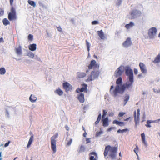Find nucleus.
Here are the masks:
<instances>
[{
  "instance_id": "obj_51",
  "label": "nucleus",
  "mask_w": 160,
  "mask_h": 160,
  "mask_svg": "<svg viewBox=\"0 0 160 160\" xmlns=\"http://www.w3.org/2000/svg\"><path fill=\"white\" fill-rule=\"evenodd\" d=\"M10 141H9L8 142L6 143L5 145H4V146L5 147H7V146H8L9 145V143H10Z\"/></svg>"
},
{
  "instance_id": "obj_26",
  "label": "nucleus",
  "mask_w": 160,
  "mask_h": 160,
  "mask_svg": "<svg viewBox=\"0 0 160 160\" xmlns=\"http://www.w3.org/2000/svg\"><path fill=\"white\" fill-rule=\"evenodd\" d=\"M141 137L142 138V142L143 143V144L147 146V142L145 141V135L144 133H142L141 134Z\"/></svg>"
},
{
  "instance_id": "obj_36",
  "label": "nucleus",
  "mask_w": 160,
  "mask_h": 160,
  "mask_svg": "<svg viewBox=\"0 0 160 160\" xmlns=\"http://www.w3.org/2000/svg\"><path fill=\"white\" fill-rule=\"evenodd\" d=\"M6 72L5 69L4 68H0V74L1 75H3Z\"/></svg>"
},
{
  "instance_id": "obj_29",
  "label": "nucleus",
  "mask_w": 160,
  "mask_h": 160,
  "mask_svg": "<svg viewBox=\"0 0 160 160\" xmlns=\"http://www.w3.org/2000/svg\"><path fill=\"white\" fill-rule=\"evenodd\" d=\"M160 62V53L155 58L153 62L154 63H156Z\"/></svg>"
},
{
  "instance_id": "obj_57",
  "label": "nucleus",
  "mask_w": 160,
  "mask_h": 160,
  "mask_svg": "<svg viewBox=\"0 0 160 160\" xmlns=\"http://www.w3.org/2000/svg\"><path fill=\"white\" fill-rule=\"evenodd\" d=\"M2 157L1 156V152H0V160H2Z\"/></svg>"
},
{
  "instance_id": "obj_27",
  "label": "nucleus",
  "mask_w": 160,
  "mask_h": 160,
  "mask_svg": "<svg viewBox=\"0 0 160 160\" xmlns=\"http://www.w3.org/2000/svg\"><path fill=\"white\" fill-rule=\"evenodd\" d=\"M134 26V24L132 22H130L129 24H126L125 27L127 29L132 28Z\"/></svg>"
},
{
  "instance_id": "obj_20",
  "label": "nucleus",
  "mask_w": 160,
  "mask_h": 160,
  "mask_svg": "<svg viewBox=\"0 0 160 160\" xmlns=\"http://www.w3.org/2000/svg\"><path fill=\"white\" fill-rule=\"evenodd\" d=\"M98 34L101 39H104L105 38L104 34L102 30L98 31Z\"/></svg>"
},
{
  "instance_id": "obj_53",
  "label": "nucleus",
  "mask_w": 160,
  "mask_h": 160,
  "mask_svg": "<svg viewBox=\"0 0 160 160\" xmlns=\"http://www.w3.org/2000/svg\"><path fill=\"white\" fill-rule=\"evenodd\" d=\"M114 115V114L113 112H109V116H113Z\"/></svg>"
},
{
  "instance_id": "obj_46",
  "label": "nucleus",
  "mask_w": 160,
  "mask_h": 160,
  "mask_svg": "<svg viewBox=\"0 0 160 160\" xmlns=\"http://www.w3.org/2000/svg\"><path fill=\"white\" fill-rule=\"evenodd\" d=\"M4 14V11L2 9L0 8V17L3 15Z\"/></svg>"
},
{
  "instance_id": "obj_64",
  "label": "nucleus",
  "mask_w": 160,
  "mask_h": 160,
  "mask_svg": "<svg viewBox=\"0 0 160 160\" xmlns=\"http://www.w3.org/2000/svg\"><path fill=\"white\" fill-rule=\"evenodd\" d=\"M159 157L160 158V154L159 155Z\"/></svg>"
},
{
  "instance_id": "obj_23",
  "label": "nucleus",
  "mask_w": 160,
  "mask_h": 160,
  "mask_svg": "<svg viewBox=\"0 0 160 160\" xmlns=\"http://www.w3.org/2000/svg\"><path fill=\"white\" fill-rule=\"evenodd\" d=\"M99 73V72L98 71H93L91 73V74L92 75L94 79L98 77Z\"/></svg>"
},
{
  "instance_id": "obj_6",
  "label": "nucleus",
  "mask_w": 160,
  "mask_h": 160,
  "mask_svg": "<svg viewBox=\"0 0 160 160\" xmlns=\"http://www.w3.org/2000/svg\"><path fill=\"white\" fill-rule=\"evenodd\" d=\"M125 73L128 77V79H133V74L132 70L129 67H126L125 69Z\"/></svg>"
},
{
  "instance_id": "obj_25",
  "label": "nucleus",
  "mask_w": 160,
  "mask_h": 160,
  "mask_svg": "<svg viewBox=\"0 0 160 160\" xmlns=\"http://www.w3.org/2000/svg\"><path fill=\"white\" fill-rule=\"evenodd\" d=\"M33 135H32L30 137V138L29 140L28 145H27V148H29L30 147V145L32 144L33 140Z\"/></svg>"
},
{
  "instance_id": "obj_17",
  "label": "nucleus",
  "mask_w": 160,
  "mask_h": 160,
  "mask_svg": "<svg viewBox=\"0 0 160 160\" xmlns=\"http://www.w3.org/2000/svg\"><path fill=\"white\" fill-rule=\"evenodd\" d=\"M102 125L104 127H106L108 126L109 121L108 117L104 118H102Z\"/></svg>"
},
{
  "instance_id": "obj_34",
  "label": "nucleus",
  "mask_w": 160,
  "mask_h": 160,
  "mask_svg": "<svg viewBox=\"0 0 160 160\" xmlns=\"http://www.w3.org/2000/svg\"><path fill=\"white\" fill-rule=\"evenodd\" d=\"M85 150V148L84 147V146L83 145H82L80 147V150L78 151V152L79 153H80L81 152H84Z\"/></svg>"
},
{
  "instance_id": "obj_59",
  "label": "nucleus",
  "mask_w": 160,
  "mask_h": 160,
  "mask_svg": "<svg viewBox=\"0 0 160 160\" xmlns=\"http://www.w3.org/2000/svg\"><path fill=\"white\" fill-rule=\"evenodd\" d=\"M142 76V74H139L138 75V78H140V77H141Z\"/></svg>"
},
{
  "instance_id": "obj_62",
  "label": "nucleus",
  "mask_w": 160,
  "mask_h": 160,
  "mask_svg": "<svg viewBox=\"0 0 160 160\" xmlns=\"http://www.w3.org/2000/svg\"><path fill=\"white\" fill-rule=\"evenodd\" d=\"M145 93H145V92H143V93H142V94H143V95H144V94H145Z\"/></svg>"
},
{
  "instance_id": "obj_50",
  "label": "nucleus",
  "mask_w": 160,
  "mask_h": 160,
  "mask_svg": "<svg viewBox=\"0 0 160 160\" xmlns=\"http://www.w3.org/2000/svg\"><path fill=\"white\" fill-rule=\"evenodd\" d=\"M135 74H137L138 73V70L136 68H134V70Z\"/></svg>"
},
{
  "instance_id": "obj_47",
  "label": "nucleus",
  "mask_w": 160,
  "mask_h": 160,
  "mask_svg": "<svg viewBox=\"0 0 160 160\" xmlns=\"http://www.w3.org/2000/svg\"><path fill=\"white\" fill-rule=\"evenodd\" d=\"M98 24V22L97 21H94L92 22V25H95Z\"/></svg>"
},
{
  "instance_id": "obj_60",
  "label": "nucleus",
  "mask_w": 160,
  "mask_h": 160,
  "mask_svg": "<svg viewBox=\"0 0 160 160\" xmlns=\"http://www.w3.org/2000/svg\"><path fill=\"white\" fill-rule=\"evenodd\" d=\"M94 57L95 58H96V59H97V58H98V57H97V56H96V55H94Z\"/></svg>"
},
{
  "instance_id": "obj_21",
  "label": "nucleus",
  "mask_w": 160,
  "mask_h": 160,
  "mask_svg": "<svg viewBox=\"0 0 160 160\" xmlns=\"http://www.w3.org/2000/svg\"><path fill=\"white\" fill-rule=\"evenodd\" d=\"M86 75L84 72H78L77 74V78H82L85 77Z\"/></svg>"
},
{
  "instance_id": "obj_43",
  "label": "nucleus",
  "mask_w": 160,
  "mask_h": 160,
  "mask_svg": "<svg viewBox=\"0 0 160 160\" xmlns=\"http://www.w3.org/2000/svg\"><path fill=\"white\" fill-rule=\"evenodd\" d=\"M107 113V112L105 110H103V114L102 116V118H105V116L106 115Z\"/></svg>"
},
{
  "instance_id": "obj_39",
  "label": "nucleus",
  "mask_w": 160,
  "mask_h": 160,
  "mask_svg": "<svg viewBox=\"0 0 160 160\" xmlns=\"http://www.w3.org/2000/svg\"><path fill=\"white\" fill-rule=\"evenodd\" d=\"M152 122L150 120H148L147 121V124L145 125V126L147 127L150 128L151 127V125L150 124V123H152Z\"/></svg>"
},
{
  "instance_id": "obj_44",
  "label": "nucleus",
  "mask_w": 160,
  "mask_h": 160,
  "mask_svg": "<svg viewBox=\"0 0 160 160\" xmlns=\"http://www.w3.org/2000/svg\"><path fill=\"white\" fill-rule=\"evenodd\" d=\"M72 142V139H71L67 143V146H70Z\"/></svg>"
},
{
  "instance_id": "obj_9",
  "label": "nucleus",
  "mask_w": 160,
  "mask_h": 160,
  "mask_svg": "<svg viewBox=\"0 0 160 160\" xmlns=\"http://www.w3.org/2000/svg\"><path fill=\"white\" fill-rule=\"evenodd\" d=\"M140 110L139 109H137V116H136V112L135 111L134 112V118L135 122L136 125H137L138 123H139V120Z\"/></svg>"
},
{
  "instance_id": "obj_11",
  "label": "nucleus",
  "mask_w": 160,
  "mask_h": 160,
  "mask_svg": "<svg viewBox=\"0 0 160 160\" xmlns=\"http://www.w3.org/2000/svg\"><path fill=\"white\" fill-rule=\"evenodd\" d=\"M81 86L82 87L81 88H78L76 90V92L77 93H79L84 91L87 92H88L87 85L85 84H82Z\"/></svg>"
},
{
  "instance_id": "obj_58",
  "label": "nucleus",
  "mask_w": 160,
  "mask_h": 160,
  "mask_svg": "<svg viewBox=\"0 0 160 160\" xmlns=\"http://www.w3.org/2000/svg\"><path fill=\"white\" fill-rule=\"evenodd\" d=\"M86 135H87V133L85 132L84 133H83V135L84 137H86Z\"/></svg>"
},
{
  "instance_id": "obj_41",
  "label": "nucleus",
  "mask_w": 160,
  "mask_h": 160,
  "mask_svg": "<svg viewBox=\"0 0 160 160\" xmlns=\"http://www.w3.org/2000/svg\"><path fill=\"white\" fill-rule=\"evenodd\" d=\"M86 43L87 47L88 50L89 51L90 45L89 43L87 40H86Z\"/></svg>"
},
{
  "instance_id": "obj_61",
  "label": "nucleus",
  "mask_w": 160,
  "mask_h": 160,
  "mask_svg": "<svg viewBox=\"0 0 160 160\" xmlns=\"http://www.w3.org/2000/svg\"><path fill=\"white\" fill-rule=\"evenodd\" d=\"M119 156H120V157H121V152H120L119 153Z\"/></svg>"
},
{
  "instance_id": "obj_5",
  "label": "nucleus",
  "mask_w": 160,
  "mask_h": 160,
  "mask_svg": "<svg viewBox=\"0 0 160 160\" xmlns=\"http://www.w3.org/2000/svg\"><path fill=\"white\" fill-rule=\"evenodd\" d=\"M157 32V29L155 27L150 28L148 31V35L150 39L153 38L156 36Z\"/></svg>"
},
{
  "instance_id": "obj_35",
  "label": "nucleus",
  "mask_w": 160,
  "mask_h": 160,
  "mask_svg": "<svg viewBox=\"0 0 160 160\" xmlns=\"http://www.w3.org/2000/svg\"><path fill=\"white\" fill-rule=\"evenodd\" d=\"M28 2L30 5L33 6L34 7L36 6L35 3L33 1L28 0Z\"/></svg>"
},
{
  "instance_id": "obj_15",
  "label": "nucleus",
  "mask_w": 160,
  "mask_h": 160,
  "mask_svg": "<svg viewBox=\"0 0 160 160\" xmlns=\"http://www.w3.org/2000/svg\"><path fill=\"white\" fill-rule=\"evenodd\" d=\"M128 79L129 81L126 82L125 85L126 88H130L132 87V85L134 82V79H131L130 78V79Z\"/></svg>"
},
{
  "instance_id": "obj_14",
  "label": "nucleus",
  "mask_w": 160,
  "mask_h": 160,
  "mask_svg": "<svg viewBox=\"0 0 160 160\" xmlns=\"http://www.w3.org/2000/svg\"><path fill=\"white\" fill-rule=\"evenodd\" d=\"M132 44L131 39L130 38H128L123 43V46L125 48H128Z\"/></svg>"
},
{
  "instance_id": "obj_56",
  "label": "nucleus",
  "mask_w": 160,
  "mask_h": 160,
  "mask_svg": "<svg viewBox=\"0 0 160 160\" xmlns=\"http://www.w3.org/2000/svg\"><path fill=\"white\" fill-rule=\"evenodd\" d=\"M130 118V117H128V118H127L125 119H124V121H128L129 120V119Z\"/></svg>"
},
{
  "instance_id": "obj_31",
  "label": "nucleus",
  "mask_w": 160,
  "mask_h": 160,
  "mask_svg": "<svg viewBox=\"0 0 160 160\" xmlns=\"http://www.w3.org/2000/svg\"><path fill=\"white\" fill-rule=\"evenodd\" d=\"M94 78L93 77L92 75L91 74V75L88 77V78L86 80V81L87 82H89L94 80Z\"/></svg>"
},
{
  "instance_id": "obj_45",
  "label": "nucleus",
  "mask_w": 160,
  "mask_h": 160,
  "mask_svg": "<svg viewBox=\"0 0 160 160\" xmlns=\"http://www.w3.org/2000/svg\"><path fill=\"white\" fill-rule=\"evenodd\" d=\"M125 113L124 112H119L118 114V117H122L124 114H125Z\"/></svg>"
},
{
  "instance_id": "obj_8",
  "label": "nucleus",
  "mask_w": 160,
  "mask_h": 160,
  "mask_svg": "<svg viewBox=\"0 0 160 160\" xmlns=\"http://www.w3.org/2000/svg\"><path fill=\"white\" fill-rule=\"evenodd\" d=\"M99 64L96 63V61L94 60H92L90 64L88 66V68L89 69H92L93 68H99Z\"/></svg>"
},
{
  "instance_id": "obj_32",
  "label": "nucleus",
  "mask_w": 160,
  "mask_h": 160,
  "mask_svg": "<svg viewBox=\"0 0 160 160\" xmlns=\"http://www.w3.org/2000/svg\"><path fill=\"white\" fill-rule=\"evenodd\" d=\"M3 24L6 26L8 24H10V22L7 18H4L2 20Z\"/></svg>"
},
{
  "instance_id": "obj_22",
  "label": "nucleus",
  "mask_w": 160,
  "mask_h": 160,
  "mask_svg": "<svg viewBox=\"0 0 160 160\" xmlns=\"http://www.w3.org/2000/svg\"><path fill=\"white\" fill-rule=\"evenodd\" d=\"M28 48L31 51H35L36 49V44H30Z\"/></svg>"
},
{
  "instance_id": "obj_19",
  "label": "nucleus",
  "mask_w": 160,
  "mask_h": 160,
  "mask_svg": "<svg viewBox=\"0 0 160 160\" xmlns=\"http://www.w3.org/2000/svg\"><path fill=\"white\" fill-rule=\"evenodd\" d=\"M113 124H116L122 127L124 126L125 123L124 122L118 121L117 120H115L113 121L112 122Z\"/></svg>"
},
{
  "instance_id": "obj_40",
  "label": "nucleus",
  "mask_w": 160,
  "mask_h": 160,
  "mask_svg": "<svg viewBox=\"0 0 160 160\" xmlns=\"http://www.w3.org/2000/svg\"><path fill=\"white\" fill-rule=\"evenodd\" d=\"M28 39L30 41H32L33 39V36L32 34H29L28 36Z\"/></svg>"
},
{
  "instance_id": "obj_37",
  "label": "nucleus",
  "mask_w": 160,
  "mask_h": 160,
  "mask_svg": "<svg viewBox=\"0 0 160 160\" xmlns=\"http://www.w3.org/2000/svg\"><path fill=\"white\" fill-rule=\"evenodd\" d=\"M101 113H100L98 115L97 120L95 122V124H97L99 123L100 120L101 119Z\"/></svg>"
},
{
  "instance_id": "obj_12",
  "label": "nucleus",
  "mask_w": 160,
  "mask_h": 160,
  "mask_svg": "<svg viewBox=\"0 0 160 160\" xmlns=\"http://www.w3.org/2000/svg\"><path fill=\"white\" fill-rule=\"evenodd\" d=\"M63 88L65 89L66 92L71 91L72 89V86L67 82H65L62 84Z\"/></svg>"
},
{
  "instance_id": "obj_24",
  "label": "nucleus",
  "mask_w": 160,
  "mask_h": 160,
  "mask_svg": "<svg viewBox=\"0 0 160 160\" xmlns=\"http://www.w3.org/2000/svg\"><path fill=\"white\" fill-rule=\"evenodd\" d=\"M30 101L32 102H34L37 100V98L34 95L31 94L29 98Z\"/></svg>"
},
{
  "instance_id": "obj_7",
  "label": "nucleus",
  "mask_w": 160,
  "mask_h": 160,
  "mask_svg": "<svg viewBox=\"0 0 160 160\" xmlns=\"http://www.w3.org/2000/svg\"><path fill=\"white\" fill-rule=\"evenodd\" d=\"M141 14V12L139 10H132L130 13L132 17L131 19H132L140 16Z\"/></svg>"
},
{
  "instance_id": "obj_30",
  "label": "nucleus",
  "mask_w": 160,
  "mask_h": 160,
  "mask_svg": "<svg viewBox=\"0 0 160 160\" xmlns=\"http://www.w3.org/2000/svg\"><path fill=\"white\" fill-rule=\"evenodd\" d=\"M129 95L126 94L124 99V105H125L126 104L127 102L129 100Z\"/></svg>"
},
{
  "instance_id": "obj_63",
  "label": "nucleus",
  "mask_w": 160,
  "mask_h": 160,
  "mask_svg": "<svg viewBox=\"0 0 160 160\" xmlns=\"http://www.w3.org/2000/svg\"><path fill=\"white\" fill-rule=\"evenodd\" d=\"M158 37H160V32L159 33V34H158Z\"/></svg>"
},
{
  "instance_id": "obj_2",
  "label": "nucleus",
  "mask_w": 160,
  "mask_h": 160,
  "mask_svg": "<svg viewBox=\"0 0 160 160\" xmlns=\"http://www.w3.org/2000/svg\"><path fill=\"white\" fill-rule=\"evenodd\" d=\"M117 148L115 147H111L110 145H108L105 147L104 155L105 157L106 156L109 154V156L112 159L115 158L117 154Z\"/></svg>"
},
{
  "instance_id": "obj_38",
  "label": "nucleus",
  "mask_w": 160,
  "mask_h": 160,
  "mask_svg": "<svg viewBox=\"0 0 160 160\" xmlns=\"http://www.w3.org/2000/svg\"><path fill=\"white\" fill-rule=\"evenodd\" d=\"M128 131V129H127V128L124 129H123L122 130H121V129H119L118 130L117 132L118 133H123L124 132H126Z\"/></svg>"
},
{
  "instance_id": "obj_33",
  "label": "nucleus",
  "mask_w": 160,
  "mask_h": 160,
  "mask_svg": "<svg viewBox=\"0 0 160 160\" xmlns=\"http://www.w3.org/2000/svg\"><path fill=\"white\" fill-rule=\"evenodd\" d=\"M16 52L18 55H20L22 53V49L20 47L18 48H16Z\"/></svg>"
},
{
  "instance_id": "obj_42",
  "label": "nucleus",
  "mask_w": 160,
  "mask_h": 160,
  "mask_svg": "<svg viewBox=\"0 0 160 160\" xmlns=\"http://www.w3.org/2000/svg\"><path fill=\"white\" fill-rule=\"evenodd\" d=\"M28 56L31 58H33L34 57V54L32 52H31L28 54Z\"/></svg>"
},
{
  "instance_id": "obj_48",
  "label": "nucleus",
  "mask_w": 160,
  "mask_h": 160,
  "mask_svg": "<svg viewBox=\"0 0 160 160\" xmlns=\"http://www.w3.org/2000/svg\"><path fill=\"white\" fill-rule=\"evenodd\" d=\"M138 147L137 146H136V148H135V149L134 150V151L136 153L137 155H138V154L137 153V152L138 151Z\"/></svg>"
},
{
  "instance_id": "obj_4",
  "label": "nucleus",
  "mask_w": 160,
  "mask_h": 160,
  "mask_svg": "<svg viewBox=\"0 0 160 160\" xmlns=\"http://www.w3.org/2000/svg\"><path fill=\"white\" fill-rule=\"evenodd\" d=\"M58 136V133H56L51 138V149L53 150L54 153L56 151V140H55V139L57 138Z\"/></svg>"
},
{
  "instance_id": "obj_1",
  "label": "nucleus",
  "mask_w": 160,
  "mask_h": 160,
  "mask_svg": "<svg viewBox=\"0 0 160 160\" xmlns=\"http://www.w3.org/2000/svg\"><path fill=\"white\" fill-rule=\"evenodd\" d=\"M122 82V79L121 77H119L117 80L116 83L117 85L116 86L114 90L112 91L114 87L113 85L111 86L110 89V92L113 94L114 97H116L118 93L122 94L123 93L126 89V87L125 85H122L121 87H119V85H121Z\"/></svg>"
},
{
  "instance_id": "obj_16",
  "label": "nucleus",
  "mask_w": 160,
  "mask_h": 160,
  "mask_svg": "<svg viewBox=\"0 0 160 160\" xmlns=\"http://www.w3.org/2000/svg\"><path fill=\"white\" fill-rule=\"evenodd\" d=\"M77 99L81 103H83L85 101L84 94L80 93L78 94L77 95Z\"/></svg>"
},
{
  "instance_id": "obj_52",
  "label": "nucleus",
  "mask_w": 160,
  "mask_h": 160,
  "mask_svg": "<svg viewBox=\"0 0 160 160\" xmlns=\"http://www.w3.org/2000/svg\"><path fill=\"white\" fill-rule=\"evenodd\" d=\"M57 28L58 31L59 32L62 31V29L60 27H57Z\"/></svg>"
},
{
  "instance_id": "obj_13",
  "label": "nucleus",
  "mask_w": 160,
  "mask_h": 160,
  "mask_svg": "<svg viewBox=\"0 0 160 160\" xmlns=\"http://www.w3.org/2000/svg\"><path fill=\"white\" fill-rule=\"evenodd\" d=\"M139 67L140 68L141 72L143 73H146L147 72V68L146 65L143 63L140 62L139 64Z\"/></svg>"
},
{
  "instance_id": "obj_10",
  "label": "nucleus",
  "mask_w": 160,
  "mask_h": 160,
  "mask_svg": "<svg viewBox=\"0 0 160 160\" xmlns=\"http://www.w3.org/2000/svg\"><path fill=\"white\" fill-rule=\"evenodd\" d=\"M123 67L122 66L119 67L115 71L114 73V75L116 78L121 76L123 72Z\"/></svg>"
},
{
  "instance_id": "obj_28",
  "label": "nucleus",
  "mask_w": 160,
  "mask_h": 160,
  "mask_svg": "<svg viewBox=\"0 0 160 160\" xmlns=\"http://www.w3.org/2000/svg\"><path fill=\"white\" fill-rule=\"evenodd\" d=\"M55 92L56 93H57L59 96H61L62 95L63 93V92L59 88L56 89L55 91Z\"/></svg>"
},
{
  "instance_id": "obj_54",
  "label": "nucleus",
  "mask_w": 160,
  "mask_h": 160,
  "mask_svg": "<svg viewBox=\"0 0 160 160\" xmlns=\"http://www.w3.org/2000/svg\"><path fill=\"white\" fill-rule=\"evenodd\" d=\"M11 5H12L13 0H9Z\"/></svg>"
},
{
  "instance_id": "obj_3",
  "label": "nucleus",
  "mask_w": 160,
  "mask_h": 160,
  "mask_svg": "<svg viewBox=\"0 0 160 160\" xmlns=\"http://www.w3.org/2000/svg\"><path fill=\"white\" fill-rule=\"evenodd\" d=\"M8 18L10 21L16 20L17 19L15 9L13 6L11 7L10 12L8 14Z\"/></svg>"
},
{
  "instance_id": "obj_55",
  "label": "nucleus",
  "mask_w": 160,
  "mask_h": 160,
  "mask_svg": "<svg viewBox=\"0 0 160 160\" xmlns=\"http://www.w3.org/2000/svg\"><path fill=\"white\" fill-rule=\"evenodd\" d=\"M4 41L3 39L2 38H0V43L1 42H3Z\"/></svg>"
},
{
  "instance_id": "obj_18",
  "label": "nucleus",
  "mask_w": 160,
  "mask_h": 160,
  "mask_svg": "<svg viewBox=\"0 0 160 160\" xmlns=\"http://www.w3.org/2000/svg\"><path fill=\"white\" fill-rule=\"evenodd\" d=\"M90 156V160H97V155L96 153L94 152H92L89 154Z\"/></svg>"
},
{
  "instance_id": "obj_49",
  "label": "nucleus",
  "mask_w": 160,
  "mask_h": 160,
  "mask_svg": "<svg viewBox=\"0 0 160 160\" xmlns=\"http://www.w3.org/2000/svg\"><path fill=\"white\" fill-rule=\"evenodd\" d=\"M114 129V127H110L109 128H108L107 130V132H110L111 131L112 129Z\"/></svg>"
}]
</instances>
